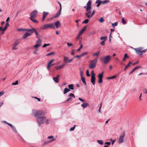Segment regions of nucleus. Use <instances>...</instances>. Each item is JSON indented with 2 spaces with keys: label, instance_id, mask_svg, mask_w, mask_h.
<instances>
[{
  "label": "nucleus",
  "instance_id": "nucleus-1",
  "mask_svg": "<svg viewBox=\"0 0 147 147\" xmlns=\"http://www.w3.org/2000/svg\"><path fill=\"white\" fill-rule=\"evenodd\" d=\"M33 113L34 116L36 117L38 126L40 127L43 121L46 119V117L44 116L45 112L42 111L34 110L33 111Z\"/></svg>",
  "mask_w": 147,
  "mask_h": 147
},
{
  "label": "nucleus",
  "instance_id": "nucleus-2",
  "mask_svg": "<svg viewBox=\"0 0 147 147\" xmlns=\"http://www.w3.org/2000/svg\"><path fill=\"white\" fill-rule=\"evenodd\" d=\"M91 1L90 0H89L86 4V6H84V8L86 9V11L87 12L85 14V15L88 18H90L92 17L91 11Z\"/></svg>",
  "mask_w": 147,
  "mask_h": 147
},
{
  "label": "nucleus",
  "instance_id": "nucleus-3",
  "mask_svg": "<svg viewBox=\"0 0 147 147\" xmlns=\"http://www.w3.org/2000/svg\"><path fill=\"white\" fill-rule=\"evenodd\" d=\"M111 59V57L109 55H107L100 57V60L105 64H107L109 62Z\"/></svg>",
  "mask_w": 147,
  "mask_h": 147
},
{
  "label": "nucleus",
  "instance_id": "nucleus-4",
  "mask_svg": "<svg viewBox=\"0 0 147 147\" xmlns=\"http://www.w3.org/2000/svg\"><path fill=\"white\" fill-rule=\"evenodd\" d=\"M55 26L53 23L46 24H43L40 28L41 30H45L48 28H55Z\"/></svg>",
  "mask_w": 147,
  "mask_h": 147
},
{
  "label": "nucleus",
  "instance_id": "nucleus-5",
  "mask_svg": "<svg viewBox=\"0 0 147 147\" xmlns=\"http://www.w3.org/2000/svg\"><path fill=\"white\" fill-rule=\"evenodd\" d=\"M97 61L98 59H94L90 61L89 65V68L90 69H93L95 68L96 66Z\"/></svg>",
  "mask_w": 147,
  "mask_h": 147
},
{
  "label": "nucleus",
  "instance_id": "nucleus-6",
  "mask_svg": "<svg viewBox=\"0 0 147 147\" xmlns=\"http://www.w3.org/2000/svg\"><path fill=\"white\" fill-rule=\"evenodd\" d=\"M134 49L136 53L139 55H142V53L146 52L147 50V49L143 50V48L142 47L134 48Z\"/></svg>",
  "mask_w": 147,
  "mask_h": 147
},
{
  "label": "nucleus",
  "instance_id": "nucleus-7",
  "mask_svg": "<svg viewBox=\"0 0 147 147\" xmlns=\"http://www.w3.org/2000/svg\"><path fill=\"white\" fill-rule=\"evenodd\" d=\"M36 44L34 46L35 48H37L40 46L41 45V40L40 38H38V40L36 41Z\"/></svg>",
  "mask_w": 147,
  "mask_h": 147
},
{
  "label": "nucleus",
  "instance_id": "nucleus-8",
  "mask_svg": "<svg viewBox=\"0 0 147 147\" xmlns=\"http://www.w3.org/2000/svg\"><path fill=\"white\" fill-rule=\"evenodd\" d=\"M125 135L124 133L122 134L119 136L118 139V143L119 144H121L123 142V139Z\"/></svg>",
  "mask_w": 147,
  "mask_h": 147
},
{
  "label": "nucleus",
  "instance_id": "nucleus-9",
  "mask_svg": "<svg viewBox=\"0 0 147 147\" xmlns=\"http://www.w3.org/2000/svg\"><path fill=\"white\" fill-rule=\"evenodd\" d=\"M47 138L48 139H52V140H50L49 141H47L45 142V144H47L49 143H50L51 142H53L55 140V139L54 138V136H49Z\"/></svg>",
  "mask_w": 147,
  "mask_h": 147
},
{
  "label": "nucleus",
  "instance_id": "nucleus-10",
  "mask_svg": "<svg viewBox=\"0 0 147 147\" xmlns=\"http://www.w3.org/2000/svg\"><path fill=\"white\" fill-rule=\"evenodd\" d=\"M37 14V11L36 10H34L32 11L30 14L31 17L30 18H35Z\"/></svg>",
  "mask_w": 147,
  "mask_h": 147
},
{
  "label": "nucleus",
  "instance_id": "nucleus-11",
  "mask_svg": "<svg viewBox=\"0 0 147 147\" xmlns=\"http://www.w3.org/2000/svg\"><path fill=\"white\" fill-rule=\"evenodd\" d=\"M35 30V28H33L31 29H26V31H27V32H28L30 36L34 32Z\"/></svg>",
  "mask_w": 147,
  "mask_h": 147
},
{
  "label": "nucleus",
  "instance_id": "nucleus-12",
  "mask_svg": "<svg viewBox=\"0 0 147 147\" xmlns=\"http://www.w3.org/2000/svg\"><path fill=\"white\" fill-rule=\"evenodd\" d=\"M69 97L66 100V101H69L72 100L75 98L74 94L72 93H71L69 96Z\"/></svg>",
  "mask_w": 147,
  "mask_h": 147
},
{
  "label": "nucleus",
  "instance_id": "nucleus-13",
  "mask_svg": "<svg viewBox=\"0 0 147 147\" xmlns=\"http://www.w3.org/2000/svg\"><path fill=\"white\" fill-rule=\"evenodd\" d=\"M49 13L48 12H45V11H44L43 13V16L42 19V21H44L45 18H46V17L47 16L48 14Z\"/></svg>",
  "mask_w": 147,
  "mask_h": 147
},
{
  "label": "nucleus",
  "instance_id": "nucleus-14",
  "mask_svg": "<svg viewBox=\"0 0 147 147\" xmlns=\"http://www.w3.org/2000/svg\"><path fill=\"white\" fill-rule=\"evenodd\" d=\"M9 126H10L11 128L12 129L13 131L16 133H17V131L16 128V127H14L11 124H9Z\"/></svg>",
  "mask_w": 147,
  "mask_h": 147
},
{
  "label": "nucleus",
  "instance_id": "nucleus-15",
  "mask_svg": "<svg viewBox=\"0 0 147 147\" xmlns=\"http://www.w3.org/2000/svg\"><path fill=\"white\" fill-rule=\"evenodd\" d=\"M96 78L95 76H91V82L93 85L95 84V80Z\"/></svg>",
  "mask_w": 147,
  "mask_h": 147
},
{
  "label": "nucleus",
  "instance_id": "nucleus-16",
  "mask_svg": "<svg viewBox=\"0 0 147 147\" xmlns=\"http://www.w3.org/2000/svg\"><path fill=\"white\" fill-rule=\"evenodd\" d=\"M30 36V35L29 34V33L27 32L22 36V38L23 39H25Z\"/></svg>",
  "mask_w": 147,
  "mask_h": 147
},
{
  "label": "nucleus",
  "instance_id": "nucleus-17",
  "mask_svg": "<svg viewBox=\"0 0 147 147\" xmlns=\"http://www.w3.org/2000/svg\"><path fill=\"white\" fill-rule=\"evenodd\" d=\"M86 28V26H84L80 32L79 34V35H81L85 31V30Z\"/></svg>",
  "mask_w": 147,
  "mask_h": 147
},
{
  "label": "nucleus",
  "instance_id": "nucleus-18",
  "mask_svg": "<svg viewBox=\"0 0 147 147\" xmlns=\"http://www.w3.org/2000/svg\"><path fill=\"white\" fill-rule=\"evenodd\" d=\"M89 105V104L87 103L84 102L81 105V106L84 109L87 107Z\"/></svg>",
  "mask_w": 147,
  "mask_h": 147
},
{
  "label": "nucleus",
  "instance_id": "nucleus-19",
  "mask_svg": "<svg viewBox=\"0 0 147 147\" xmlns=\"http://www.w3.org/2000/svg\"><path fill=\"white\" fill-rule=\"evenodd\" d=\"M18 45V43L17 42H15L14 44V45L13 46V47L12 48L13 49V50H16L17 49V46Z\"/></svg>",
  "mask_w": 147,
  "mask_h": 147
},
{
  "label": "nucleus",
  "instance_id": "nucleus-20",
  "mask_svg": "<svg viewBox=\"0 0 147 147\" xmlns=\"http://www.w3.org/2000/svg\"><path fill=\"white\" fill-rule=\"evenodd\" d=\"M54 24L56 26V28H58L61 25L59 21H57Z\"/></svg>",
  "mask_w": 147,
  "mask_h": 147
},
{
  "label": "nucleus",
  "instance_id": "nucleus-21",
  "mask_svg": "<svg viewBox=\"0 0 147 147\" xmlns=\"http://www.w3.org/2000/svg\"><path fill=\"white\" fill-rule=\"evenodd\" d=\"M64 67V65H59L58 66L56 67H55V69L56 70H58L63 68Z\"/></svg>",
  "mask_w": 147,
  "mask_h": 147
},
{
  "label": "nucleus",
  "instance_id": "nucleus-22",
  "mask_svg": "<svg viewBox=\"0 0 147 147\" xmlns=\"http://www.w3.org/2000/svg\"><path fill=\"white\" fill-rule=\"evenodd\" d=\"M70 89H68L67 88H65L64 89L63 92V94H65L67 93L68 92L70 91Z\"/></svg>",
  "mask_w": 147,
  "mask_h": 147
},
{
  "label": "nucleus",
  "instance_id": "nucleus-23",
  "mask_svg": "<svg viewBox=\"0 0 147 147\" xmlns=\"http://www.w3.org/2000/svg\"><path fill=\"white\" fill-rule=\"evenodd\" d=\"M109 1L105 0L104 1H100V2L101 4H105L108 3H109Z\"/></svg>",
  "mask_w": 147,
  "mask_h": 147
},
{
  "label": "nucleus",
  "instance_id": "nucleus-24",
  "mask_svg": "<svg viewBox=\"0 0 147 147\" xmlns=\"http://www.w3.org/2000/svg\"><path fill=\"white\" fill-rule=\"evenodd\" d=\"M100 39L101 40H103L105 41L107 39V37L106 36H103L100 38Z\"/></svg>",
  "mask_w": 147,
  "mask_h": 147
},
{
  "label": "nucleus",
  "instance_id": "nucleus-25",
  "mask_svg": "<svg viewBox=\"0 0 147 147\" xmlns=\"http://www.w3.org/2000/svg\"><path fill=\"white\" fill-rule=\"evenodd\" d=\"M60 10L59 11H58L57 13H56V15L54 16V17L55 18H56L59 17V15L60 14Z\"/></svg>",
  "mask_w": 147,
  "mask_h": 147
},
{
  "label": "nucleus",
  "instance_id": "nucleus-26",
  "mask_svg": "<svg viewBox=\"0 0 147 147\" xmlns=\"http://www.w3.org/2000/svg\"><path fill=\"white\" fill-rule=\"evenodd\" d=\"M97 142L99 144L101 145H102L103 144V141L102 140H97Z\"/></svg>",
  "mask_w": 147,
  "mask_h": 147
},
{
  "label": "nucleus",
  "instance_id": "nucleus-27",
  "mask_svg": "<svg viewBox=\"0 0 147 147\" xmlns=\"http://www.w3.org/2000/svg\"><path fill=\"white\" fill-rule=\"evenodd\" d=\"M81 78L82 81L83 82V84L85 85H86V82L85 81V78H84V77H82Z\"/></svg>",
  "mask_w": 147,
  "mask_h": 147
},
{
  "label": "nucleus",
  "instance_id": "nucleus-28",
  "mask_svg": "<svg viewBox=\"0 0 147 147\" xmlns=\"http://www.w3.org/2000/svg\"><path fill=\"white\" fill-rule=\"evenodd\" d=\"M68 87L69 89L73 90L74 89V86L73 84H69L68 86Z\"/></svg>",
  "mask_w": 147,
  "mask_h": 147
},
{
  "label": "nucleus",
  "instance_id": "nucleus-29",
  "mask_svg": "<svg viewBox=\"0 0 147 147\" xmlns=\"http://www.w3.org/2000/svg\"><path fill=\"white\" fill-rule=\"evenodd\" d=\"M35 18H30V19L34 22L36 23H38V21L34 19Z\"/></svg>",
  "mask_w": 147,
  "mask_h": 147
},
{
  "label": "nucleus",
  "instance_id": "nucleus-30",
  "mask_svg": "<svg viewBox=\"0 0 147 147\" xmlns=\"http://www.w3.org/2000/svg\"><path fill=\"white\" fill-rule=\"evenodd\" d=\"M19 139L21 142L23 143H25V141L24 138L20 136H19Z\"/></svg>",
  "mask_w": 147,
  "mask_h": 147
},
{
  "label": "nucleus",
  "instance_id": "nucleus-31",
  "mask_svg": "<svg viewBox=\"0 0 147 147\" xmlns=\"http://www.w3.org/2000/svg\"><path fill=\"white\" fill-rule=\"evenodd\" d=\"M100 53V51H99L98 52H97L96 53H93L92 54V55L93 56L98 57Z\"/></svg>",
  "mask_w": 147,
  "mask_h": 147
},
{
  "label": "nucleus",
  "instance_id": "nucleus-32",
  "mask_svg": "<svg viewBox=\"0 0 147 147\" xmlns=\"http://www.w3.org/2000/svg\"><path fill=\"white\" fill-rule=\"evenodd\" d=\"M34 32L35 33V35H36V37L37 38H40L38 36L39 34L38 33V32L36 31V29H35V31H34Z\"/></svg>",
  "mask_w": 147,
  "mask_h": 147
},
{
  "label": "nucleus",
  "instance_id": "nucleus-33",
  "mask_svg": "<svg viewBox=\"0 0 147 147\" xmlns=\"http://www.w3.org/2000/svg\"><path fill=\"white\" fill-rule=\"evenodd\" d=\"M103 72H102L101 73L99 74L98 75V78H102L103 76Z\"/></svg>",
  "mask_w": 147,
  "mask_h": 147
},
{
  "label": "nucleus",
  "instance_id": "nucleus-34",
  "mask_svg": "<svg viewBox=\"0 0 147 147\" xmlns=\"http://www.w3.org/2000/svg\"><path fill=\"white\" fill-rule=\"evenodd\" d=\"M68 59V58L66 56H65L63 58V61L65 62H66L67 63V62L68 61L67 60Z\"/></svg>",
  "mask_w": 147,
  "mask_h": 147
},
{
  "label": "nucleus",
  "instance_id": "nucleus-35",
  "mask_svg": "<svg viewBox=\"0 0 147 147\" xmlns=\"http://www.w3.org/2000/svg\"><path fill=\"white\" fill-rule=\"evenodd\" d=\"M26 29H24L22 28H19L18 30V32H20L21 31H26Z\"/></svg>",
  "mask_w": 147,
  "mask_h": 147
},
{
  "label": "nucleus",
  "instance_id": "nucleus-36",
  "mask_svg": "<svg viewBox=\"0 0 147 147\" xmlns=\"http://www.w3.org/2000/svg\"><path fill=\"white\" fill-rule=\"evenodd\" d=\"M53 79L55 82L56 83H58L59 82L58 81V79L57 78H56V77H53Z\"/></svg>",
  "mask_w": 147,
  "mask_h": 147
},
{
  "label": "nucleus",
  "instance_id": "nucleus-37",
  "mask_svg": "<svg viewBox=\"0 0 147 147\" xmlns=\"http://www.w3.org/2000/svg\"><path fill=\"white\" fill-rule=\"evenodd\" d=\"M122 23L124 24H126V22L124 18H122Z\"/></svg>",
  "mask_w": 147,
  "mask_h": 147
},
{
  "label": "nucleus",
  "instance_id": "nucleus-38",
  "mask_svg": "<svg viewBox=\"0 0 147 147\" xmlns=\"http://www.w3.org/2000/svg\"><path fill=\"white\" fill-rule=\"evenodd\" d=\"M117 22H115L114 23H112V26L114 28L115 26H117Z\"/></svg>",
  "mask_w": 147,
  "mask_h": 147
},
{
  "label": "nucleus",
  "instance_id": "nucleus-39",
  "mask_svg": "<svg viewBox=\"0 0 147 147\" xmlns=\"http://www.w3.org/2000/svg\"><path fill=\"white\" fill-rule=\"evenodd\" d=\"M76 126V125H74V127L71 128L70 129V131H74V129L75 128Z\"/></svg>",
  "mask_w": 147,
  "mask_h": 147
},
{
  "label": "nucleus",
  "instance_id": "nucleus-40",
  "mask_svg": "<svg viewBox=\"0 0 147 147\" xmlns=\"http://www.w3.org/2000/svg\"><path fill=\"white\" fill-rule=\"evenodd\" d=\"M102 103H101L100 104V105L99 107V109L98 110V112L99 113H100L101 112V111H100V109H101V107H102Z\"/></svg>",
  "mask_w": 147,
  "mask_h": 147
},
{
  "label": "nucleus",
  "instance_id": "nucleus-41",
  "mask_svg": "<svg viewBox=\"0 0 147 147\" xmlns=\"http://www.w3.org/2000/svg\"><path fill=\"white\" fill-rule=\"evenodd\" d=\"M98 83H101L102 82V78H98Z\"/></svg>",
  "mask_w": 147,
  "mask_h": 147
},
{
  "label": "nucleus",
  "instance_id": "nucleus-42",
  "mask_svg": "<svg viewBox=\"0 0 147 147\" xmlns=\"http://www.w3.org/2000/svg\"><path fill=\"white\" fill-rule=\"evenodd\" d=\"M80 76H81V78L84 77L83 76V72L80 69Z\"/></svg>",
  "mask_w": 147,
  "mask_h": 147
},
{
  "label": "nucleus",
  "instance_id": "nucleus-43",
  "mask_svg": "<svg viewBox=\"0 0 147 147\" xmlns=\"http://www.w3.org/2000/svg\"><path fill=\"white\" fill-rule=\"evenodd\" d=\"M104 21V20L103 18H101L99 20V21L101 23L103 22Z\"/></svg>",
  "mask_w": 147,
  "mask_h": 147
},
{
  "label": "nucleus",
  "instance_id": "nucleus-44",
  "mask_svg": "<svg viewBox=\"0 0 147 147\" xmlns=\"http://www.w3.org/2000/svg\"><path fill=\"white\" fill-rule=\"evenodd\" d=\"M89 21L88 19H86L84 21V22H82V23H85V24H87L88 23Z\"/></svg>",
  "mask_w": 147,
  "mask_h": 147
},
{
  "label": "nucleus",
  "instance_id": "nucleus-45",
  "mask_svg": "<svg viewBox=\"0 0 147 147\" xmlns=\"http://www.w3.org/2000/svg\"><path fill=\"white\" fill-rule=\"evenodd\" d=\"M55 64V63H53V64H51L50 65H49V66L47 65V69H49L50 67L54 65Z\"/></svg>",
  "mask_w": 147,
  "mask_h": 147
},
{
  "label": "nucleus",
  "instance_id": "nucleus-46",
  "mask_svg": "<svg viewBox=\"0 0 147 147\" xmlns=\"http://www.w3.org/2000/svg\"><path fill=\"white\" fill-rule=\"evenodd\" d=\"M54 52H52L51 53H48L47 54L46 56H49L51 55H54Z\"/></svg>",
  "mask_w": 147,
  "mask_h": 147
},
{
  "label": "nucleus",
  "instance_id": "nucleus-47",
  "mask_svg": "<svg viewBox=\"0 0 147 147\" xmlns=\"http://www.w3.org/2000/svg\"><path fill=\"white\" fill-rule=\"evenodd\" d=\"M88 53V52H84V53H82L81 54V55L82 57V56H83L84 55L87 54Z\"/></svg>",
  "mask_w": 147,
  "mask_h": 147
},
{
  "label": "nucleus",
  "instance_id": "nucleus-48",
  "mask_svg": "<svg viewBox=\"0 0 147 147\" xmlns=\"http://www.w3.org/2000/svg\"><path fill=\"white\" fill-rule=\"evenodd\" d=\"M50 45V44H45L42 47L43 48L47 46H49Z\"/></svg>",
  "mask_w": 147,
  "mask_h": 147
},
{
  "label": "nucleus",
  "instance_id": "nucleus-49",
  "mask_svg": "<svg viewBox=\"0 0 147 147\" xmlns=\"http://www.w3.org/2000/svg\"><path fill=\"white\" fill-rule=\"evenodd\" d=\"M54 61V59H52L51 61H50L48 63L47 65L49 66V65H50V64H51V63Z\"/></svg>",
  "mask_w": 147,
  "mask_h": 147
},
{
  "label": "nucleus",
  "instance_id": "nucleus-50",
  "mask_svg": "<svg viewBox=\"0 0 147 147\" xmlns=\"http://www.w3.org/2000/svg\"><path fill=\"white\" fill-rule=\"evenodd\" d=\"M86 74L87 76L90 77V75L89 74L88 70H87L86 71Z\"/></svg>",
  "mask_w": 147,
  "mask_h": 147
},
{
  "label": "nucleus",
  "instance_id": "nucleus-51",
  "mask_svg": "<svg viewBox=\"0 0 147 147\" xmlns=\"http://www.w3.org/2000/svg\"><path fill=\"white\" fill-rule=\"evenodd\" d=\"M82 48V44H81L80 46V47L79 48V49H77V51H80V50Z\"/></svg>",
  "mask_w": 147,
  "mask_h": 147
},
{
  "label": "nucleus",
  "instance_id": "nucleus-52",
  "mask_svg": "<svg viewBox=\"0 0 147 147\" xmlns=\"http://www.w3.org/2000/svg\"><path fill=\"white\" fill-rule=\"evenodd\" d=\"M116 77H117V76L116 75H115V76H113L111 77H109L108 78V79H114V78H115Z\"/></svg>",
  "mask_w": 147,
  "mask_h": 147
},
{
  "label": "nucleus",
  "instance_id": "nucleus-53",
  "mask_svg": "<svg viewBox=\"0 0 147 147\" xmlns=\"http://www.w3.org/2000/svg\"><path fill=\"white\" fill-rule=\"evenodd\" d=\"M4 91H3L0 92V97L3 95L4 93Z\"/></svg>",
  "mask_w": 147,
  "mask_h": 147
},
{
  "label": "nucleus",
  "instance_id": "nucleus-54",
  "mask_svg": "<svg viewBox=\"0 0 147 147\" xmlns=\"http://www.w3.org/2000/svg\"><path fill=\"white\" fill-rule=\"evenodd\" d=\"M18 84V81L17 80L15 82H13L12 83V84L13 85H16Z\"/></svg>",
  "mask_w": 147,
  "mask_h": 147
},
{
  "label": "nucleus",
  "instance_id": "nucleus-55",
  "mask_svg": "<svg viewBox=\"0 0 147 147\" xmlns=\"http://www.w3.org/2000/svg\"><path fill=\"white\" fill-rule=\"evenodd\" d=\"M140 68V67L139 66H137L136 67H135L133 70V71H134V72L136 70V69H138V68Z\"/></svg>",
  "mask_w": 147,
  "mask_h": 147
},
{
  "label": "nucleus",
  "instance_id": "nucleus-56",
  "mask_svg": "<svg viewBox=\"0 0 147 147\" xmlns=\"http://www.w3.org/2000/svg\"><path fill=\"white\" fill-rule=\"evenodd\" d=\"M140 68V67L139 66H137L136 67H135L133 70V71H134V72L136 70V69H138V68Z\"/></svg>",
  "mask_w": 147,
  "mask_h": 147
},
{
  "label": "nucleus",
  "instance_id": "nucleus-57",
  "mask_svg": "<svg viewBox=\"0 0 147 147\" xmlns=\"http://www.w3.org/2000/svg\"><path fill=\"white\" fill-rule=\"evenodd\" d=\"M91 76H95V74L94 73V71H91Z\"/></svg>",
  "mask_w": 147,
  "mask_h": 147
},
{
  "label": "nucleus",
  "instance_id": "nucleus-58",
  "mask_svg": "<svg viewBox=\"0 0 147 147\" xmlns=\"http://www.w3.org/2000/svg\"><path fill=\"white\" fill-rule=\"evenodd\" d=\"M67 45L68 47H70L73 45L72 43H67Z\"/></svg>",
  "mask_w": 147,
  "mask_h": 147
},
{
  "label": "nucleus",
  "instance_id": "nucleus-59",
  "mask_svg": "<svg viewBox=\"0 0 147 147\" xmlns=\"http://www.w3.org/2000/svg\"><path fill=\"white\" fill-rule=\"evenodd\" d=\"M105 41H102L100 43L101 45H105Z\"/></svg>",
  "mask_w": 147,
  "mask_h": 147
},
{
  "label": "nucleus",
  "instance_id": "nucleus-60",
  "mask_svg": "<svg viewBox=\"0 0 147 147\" xmlns=\"http://www.w3.org/2000/svg\"><path fill=\"white\" fill-rule=\"evenodd\" d=\"M75 50H73L71 51V54L72 55H74L75 54L74 51Z\"/></svg>",
  "mask_w": 147,
  "mask_h": 147
},
{
  "label": "nucleus",
  "instance_id": "nucleus-61",
  "mask_svg": "<svg viewBox=\"0 0 147 147\" xmlns=\"http://www.w3.org/2000/svg\"><path fill=\"white\" fill-rule=\"evenodd\" d=\"M82 57V56H81V55H78L75 56L74 58H79Z\"/></svg>",
  "mask_w": 147,
  "mask_h": 147
},
{
  "label": "nucleus",
  "instance_id": "nucleus-62",
  "mask_svg": "<svg viewBox=\"0 0 147 147\" xmlns=\"http://www.w3.org/2000/svg\"><path fill=\"white\" fill-rule=\"evenodd\" d=\"M110 140L112 142V145H113V144H114V143L115 142V141H116V140H112V139H111Z\"/></svg>",
  "mask_w": 147,
  "mask_h": 147
},
{
  "label": "nucleus",
  "instance_id": "nucleus-63",
  "mask_svg": "<svg viewBox=\"0 0 147 147\" xmlns=\"http://www.w3.org/2000/svg\"><path fill=\"white\" fill-rule=\"evenodd\" d=\"M105 144H107L108 145H110L111 144V142H107L105 143Z\"/></svg>",
  "mask_w": 147,
  "mask_h": 147
},
{
  "label": "nucleus",
  "instance_id": "nucleus-64",
  "mask_svg": "<svg viewBox=\"0 0 147 147\" xmlns=\"http://www.w3.org/2000/svg\"><path fill=\"white\" fill-rule=\"evenodd\" d=\"M143 92L146 94H147V90L146 89H144L143 90Z\"/></svg>",
  "mask_w": 147,
  "mask_h": 147
}]
</instances>
